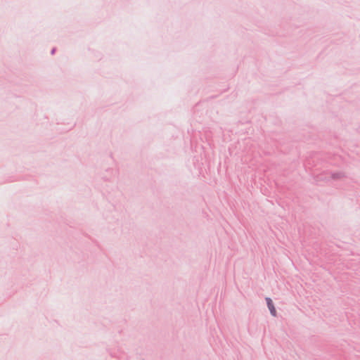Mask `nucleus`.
Listing matches in <instances>:
<instances>
[{"mask_svg":"<svg viewBox=\"0 0 360 360\" xmlns=\"http://www.w3.org/2000/svg\"><path fill=\"white\" fill-rule=\"evenodd\" d=\"M202 158L194 156L192 158L191 165H190V170L193 175L200 176L202 174V162H200Z\"/></svg>","mask_w":360,"mask_h":360,"instance_id":"nucleus-1","label":"nucleus"},{"mask_svg":"<svg viewBox=\"0 0 360 360\" xmlns=\"http://www.w3.org/2000/svg\"><path fill=\"white\" fill-rule=\"evenodd\" d=\"M193 115L194 120H195L196 122H198L199 123H200L201 122L202 112H201V110H200V102L196 103V105L193 107Z\"/></svg>","mask_w":360,"mask_h":360,"instance_id":"nucleus-2","label":"nucleus"},{"mask_svg":"<svg viewBox=\"0 0 360 360\" xmlns=\"http://www.w3.org/2000/svg\"><path fill=\"white\" fill-rule=\"evenodd\" d=\"M266 304H267V306H268V308L270 311V313L271 314L272 316H276V309L274 306V304H273V302L271 300V298L269 297H266Z\"/></svg>","mask_w":360,"mask_h":360,"instance_id":"nucleus-3","label":"nucleus"},{"mask_svg":"<svg viewBox=\"0 0 360 360\" xmlns=\"http://www.w3.org/2000/svg\"><path fill=\"white\" fill-rule=\"evenodd\" d=\"M56 48H53V49L51 50V55H53V54L56 53Z\"/></svg>","mask_w":360,"mask_h":360,"instance_id":"nucleus-4","label":"nucleus"},{"mask_svg":"<svg viewBox=\"0 0 360 360\" xmlns=\"http://www.w3.org/2000/svg\"><path fill=\"white\" fill-rule=\"evenodd\" d=\"M103 179L105 181H109V180H110V179H108V178H107V177H105V176L103 177Z\"/></svg>","mask_w":360,"mask_h":360,"instance_id":"nucleus-5","label":"nucleus"},{"mask_svg":"<svg viewBox=\"0 0 360 360\" xmlns=\"http://www.w3.org/2000/svg\"><path fill=\"white\" fill-rule=\"evenodd\" d=\"M112 170L111 169H109L107 170V172H112Z\"/></svg>","mask_w":360,"mask_h":360,"instance_id":"nucleus-6","label":"nucleus"}]
</instances>
